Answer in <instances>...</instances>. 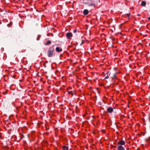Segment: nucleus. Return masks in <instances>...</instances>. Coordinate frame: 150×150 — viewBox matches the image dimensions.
Segmentation results:
<instances>
[{"label":"nucleus","instance_id":"f257e3e1","mask_svg":"<svg viewBox=\"0 0 150 150\" xmlns=\"http://www.w3.org/2000/svg\"><path fill=\"white\" fill-rule=\"evenodd\" d=\"M54 48L53 47H49L47 51V54L49 57H52L54 55Z\"/></svg>","mask_w":150,"mask_h":150},{"label":"nucleus","instance_id":"f03ea898","mask_svg":"<svg viewBox=\"0 0 150 150\" xmlns=\"http://www.w3.org/2000/svg\"><path fill=\"white\" fill-rule=\"evenodd\" d=\"M66 36L68 39H69L72 37V34L71 33H66Z\"/></svg>","mask_w":150,"mask_h":150},{"label":"nucleus","instance_id":"7ed1b4c3","mask_svg":"<svg viewBox=\"0 0 150 150\" xmlns=\"http://www.w3.org/2000/svg\"><path fill=\"white\" fill-rule=\"evenodd\" d=\"M125 142L124 141L122 140H120L118 142V144L119 145H120V146H122V145H125Z\"/></svg>","mask_w":150,"mask_h":150},{"label":"nucleus","instance_id":"20e7f679","mask_svg":"<svg viewBox=\"0 0 150 150\" xmlns=\"http://www.w3.org/2000/svg\"><path fill=\"white\" fill-rule=\"evenodd\" d=\"M113 111V109L111 107H109L107 109V112L109 113L112 112Z\"/></svg>","mask_w":150,"mask_h":150},{"label":"nucleus","instance_id":"39448f33","mask_svg":"<svg viewBox=\"0 0 150 150\" xmlns=\"http://www.w3.org/2000/svg\"><path fill=\"white\" fill-rule=\"evenodd\" d=\"M56 51L57 52H60L62 51V49L60 47H57L56 48Z\"/></svg>","mask_w":150,"mask_h":150},{"label":"nucleus","instance_id":"423d86ee","mask_svg":"<svg viewBox=\"0 0 150 150\" xmlns=\"http://www.w3.org/2000/svg\"><path fill=\"white\" fill-rule=\"evenodd\" d=\"M117 150H125V148L122 146L118 145L117 147Z\"/></svg>","mask_w":150,"mask_h":150},{"label":"nucleus","instance_id":"0eeeda50","mask_svg":"<svg viewBox=\"0 0 150 150\" xmlns=\"http://www.w3.org/2000/svg\"><path fill=\"white\" fill-rule=\"evenodd\" d=\"M83 13L84 15H87L88 13V11L87 10L85 9L83 11Z\"/></svg>","mask_w":150,"mask_h":150},{"label":"nucleus","instance_id":"6e6552de","mask_svg":"<svg viewBox=\"0 0 150 150\" xmlns=\"http://www.w3.org/2000/svg\"><path fill=\"white\" fill-rule=\"evenodd\" d=\"M68 94H69L71 95L72 96H73L74 94L75 93L74 91H68Z\"/></svg>","mask_w":150,"mask_h":150},{"label":"nucleus","instance_id":"1a4fd4ad","mask_svg":"<svg viewBox=\"0 0 150 150\" xmlns=\"http://www.w3.org/2000/svg\"><path fill=\"white\" fill-rule=\"evenodd\" d=\"M63 150H68V147L66 146H63Z\"/></svg>","mask_w":150,"mask_h":150},{"label":"nucleus","instance_id":"9d476101","mask_svg":"<svg viewBox=\"0 0 150 150\" xmlns=\"http://www.w3.org/2000/svg\"><path fill=\"white\" fill-rule=\"evenodd\" d=\"M146 3L144 1H142L141 5L142 6H145L146 5Z\"/></svg>","mask_w":150,"mask_h":150},{"label":"nucleus","instance_id":"9b49d317","mask_svg":"<svg viewBox=\"0 0 150 150\" xmlns=\"http://www.w3.org/2000/svg\"><path fill=\"white\" fill-rule=\"evenodd\" d=\"M51 42L50 40H48L47 42L45 44L46 45H49L50 44Z\"/></svg>","mask_w":150,"mask_h":150},{"label":"nucleus","instance_id":"f8f14e48","mask_svg":"<svg viewBox=\"0 0 150 150\" xmlns=\"http://www.w3.org/2000/svg\"><path fill=\"white\" fill-rule=\"evenodd\" d=\"M117 79V77L116 76L115 74H114L112 77V79L115 80Z\"/></svg>","mask_w":150,"mask_h":150},{"label":"nucleus","instance_id":"ddd939ff","mask_svg":"<svg viewBox=\"0 0 150 150\" xmlns=\"http://www.w3.org/2000/svg\"><path fill=\"white\" fill-rule=\"evenodd\" d=\"M109 78V77L108 76H106L105 79H108Z\"/></svg>","mask_w":150,"mask_h":150},{"label":"nucleus","instance_id":"4468645a","mask_svg":"<svg viewBox=\"0 0 150 150\" xmlns=\"http://www.w3.org/2000/svg\"><path fill=\"white\" fill-rule=\"evenodd\" d=\"M148 20H150V16L148 18Z\"/></svg>","mask_w":150,"mask_h":150},{"label":"nucleus","instance_id":"2eb2a0df","mask_svg":"<svg viewBox=\"0 0 150 150\" xmlns=\"http://www.w3.org/2000/svg\"><path fill=\"white\" fill-rule=\"evenodd\" d=\"M76 30H74V32H76Z\"/></svg>","mask_w":150,"mask_h":150},{"label":"nucleus","instance_id":"dca6fc26","mask_svg":"<svg viewBox=\"0 0 150 150\" xmlns=\"http://www.w3.org/2000/svg\"><path fill=\"white\" fill-rule=\"evenodd\" d=\"M114 147H115V148H116V146H114Z\"/></svg>","mask_w":150,"mask_h":150},{"label":"nucleus","instance_id":"f3484780","mask_svg":"<svg viewBox=\"0 0 150 150\" xmlns=\"http://www.w3.org/2000/svg\"><path fill=\"white\" fill-rule=\"evenodd\" d=\"M13 105H14V103H13Z\"/></svg>","mask_w":150,"mask_h":150}]
</instances>
